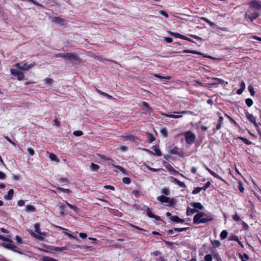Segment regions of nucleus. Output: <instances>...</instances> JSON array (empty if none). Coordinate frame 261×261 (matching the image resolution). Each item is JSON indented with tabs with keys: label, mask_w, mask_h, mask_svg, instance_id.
<instances>
[{
	"label": "nucleus",
	"mask_w": 261,
	"mask_h": 261,
	"mask_svg": "<svg viewBox=\"0 0 261 261\" xmlns=\"http://www.w3.org/2000/svg\"><path fill=\"white\" fill-rule=\"evenodd\" d=\"M34 63L28 64L25 62L23 61L20 63L15 64L14 68L10 70L12 75L17 76L18 80L21 81L24 79L23 72L28 71L34 66Z\"/></svg>",
	"instance_id": "f257e3e1"
},
{
	"label": "nucleus",
	"mask_w": 261,
	"mask_h": 261,
	"mask_svg": "<svg viewBox=\"0 0 261 261\" xmlns=\"http://www.w3.org/2000/svg\"><path fill=\"white\" fill-rule=\"evenodd\" d=\"M213 220V217L203 212H199L194 216L193 223L195 224L205 223Z\"/></svg>",
	"instance_id": "f03ea898"
},
{
	"label": "nucleus",
	"mask_w": 261,
	"mask_h": 261,
	"mask_svg": "<svg viewBox=\"0 0 261 261\" xmlns=\"http://www.w3.org/2000/svg\"><path fill=\"white\" fill-rule=\"evenodd\" d=\"M65 60L69 61L71 63L79 64L81 63V59L76 53H66Z\"/></svg>",
	"instance_id": "7ed1b4c3"
},
{
	"label": "nucleus",
	"mask_w": 261,
	"mask_h": 261,
	"mask_svg": "<svg viewBox=\"0 0 261 261\" xmlns=\"http://www.w3.org/2000/svg\"><path fill=\"white\" fill-rule=\"evenodd\" d=\"M34 229L37 233H35L32 231H30V234L31 235V236L40 240H43L45 237L46 234L44 232H41L40 231V224L38 223L35 224Z\"/></svg>",
	"instance_id": "20e7f679"
},
{
	"label": "nucleus",
	"mask_w": 261,
	"mask_h": 261,
	"mask_svg": "<svg viewBox=\"0 0 261 261\" xmlns=\"http://www.w3.org/2000/svg\"><path fill=\"white\" fill-rule=\"evenodd\" d=\"M0 240L4 241L3 246L5 247L18 252V251H17L15 250V249L17 248V246L14 244L12 240L8 238H6L5 237L2 236L1 235ZM19 253H21L20 252H19Z\"/></svg>",
	"instance_id": "39448f33"
},
{
	"label": "nucleus",
	"mask_w": 261,
	"mask_h": 261,
	"mask_svg": "<svg viewBox=\"0 0 261 261\" xmlns=\"http://www.w3.org/2000/svg\"><path fill=\"white\" fill-rule=\"evenodd\" d=\"M187 143L191 144L193 143L196 139L195 135L191 131H187L184 134Z\"/></svg>",
	"instance_id": "423d86ee"
},
{
	"label": "nucleus",
	"mask_w": 261,
	"mask_h": 261,
	"mask_svg": "<svg viewBox=\"0 0 261 261\" xmlns=\"http://www.w3.org/2000/svg\"><path fill=\"white\" fill-rule=\"evenodd\" d=\"M258 16V13L256 10L250 9L245 13V17L248 18L251 21L255 19Z\"/></svg>",
	"instance_id": "0eeeda50"
},
{
	"label": "nucleus",
	"mask_w": 261,
	"mask_h": 261,
	"mask_svg": "<svg viewBox=\"0 0 261 261\" xmlns=\"http://www.w3.org/2000/svg\"><path fill=\"white\" fill-rule=\"evenodd\" d=\"M168 152L170 154L177 155L179 156H182L183 155L182 151L177 146L174 145L169 147Z\"/></svg>",
	"instance_id": "6e6552de"
},
{
	"label": "nucleus",
	"mask_w": 261,
	"mask_h": 261,
	"mask_svg": "<svg viewBox=\"0 0 261 261\" xmlns=\"http://www.w3.org/2000/svg\"><path fill=\"white\" fill-rule=\"evenodd\" d=\"M174 114H177V115H175V116H176L177 118H180L182 117L183 114H192V112L191 111H179V112H176L174 111L173 112Z\"/></svg>",
	"instance_id": "1a4fd4ad"
},
{
	"label": "nucleus",
	"mask_w": 261,
	"mask_h": 261,
	"mask_svg": "<svg viewBox=\"0 0 261 261\" xmlns=\"http://www.w3.org/2000/svg\"><path fill=\"white\" fill-rule=\"evenodd\" d=\"M247 118L248 119V120L251 121L252 123H253L254 125L256 127L258 126V125L256 122L255 118L254 117V116L249 113L246 114Z\"/></svg>",
	"instance_id": "9d476101"
},
{
	"label": "nucleus",
	"mask_w": 261,
	"mask_h": 261,
	"mask_svg": "<svg viewBox=\"0 0 261 261\" xmlns=\"http://www.w3.org/2000/svg\"><path fill=\"white\" fill-rule=\"evenodd\" d=\"M152 149L154 150V152H152V151H150L148 150H147L149 152L152 153L154 155H156L159 156H160L162 155V152L161 151L160 149L156 146H153Z\"/></svg>",
	"instance_id": "9b49d317"
},
{
	"label": "nucleus",
	"mask_w": 261,
	"mask_h": 261,
	"mask_svg": "<svg viewBox=\"0 0 261 261\" xmlns=\"http://www.w3.org/2000/svg\"><path fill=\"white\" fill-rule=\"evenodd\" d=\"M250 5L256 11L261 9V5L257 2L253 1L250 3Z\"/></svg>",
	"instance_id": "f8f14e48"
},
{
	"label": "nucleus",
	"mask_w": 261,
	"mask_h": 261,
	"mask_svg": "<svg viewBox=\"0 0 261 261\" xmlns=\"http://www.w3.org/2000/svg\"><path fill=\"white\" fill-rule=\"evenodd\" d=\"M146 213H147V215L148 217H149L150 218H154L156 220H161V218L159 216H156V215H154L151 212V211L149 209V208H147V211H146Z\"/></svg>",
	"instance_id": "ddd939ff"
},
{
	"label": "nucleus",
	"mask_w": 261,
	"mask_h": 261,
	"mask_svg": "<svg viewBox=\"0 0 261 261\" xmlns=\"http://www.w3.org/2000/svg\"><path fill=\"white\" fill-rule=\"evenodd\" d=\"M170 219L174 222L177 223H184L185 222L184 219H182L176 216H173L170 217Z\"/></svg>",
	"instance_id": "4468645a"
},
{
	"label": "nucleus",
	"mask_w": 261,
	"mask_h": 261,
	"mask_svg": "<svg viewBox=\"0 0 261 261\" xmlns=\"http://www.w3.org/2000/svg\"><path fill=\"white\" fill-rule=\"evenodd\" d=\"M158 199L159 200H160L162 203L170 202L169 198H168L164 195H162L160 197H159L158 198Z\"/></svg>",
	"instance_id": "2eb2a0df"
},
{
	"label": "nucleus",
	"mask_w": 261,
	"mask_h": 261,
	"mask_svg": "<svg viewBox=\"0 0 261 261\" xmlns=\"http://www.w3.org/2000/svg\"><path fill=\"white\" fill-rule=\"evenodd\" d=\"M25 210L28 213L34 212L36 211V208L32 205L28 204L25 206Z\"/></svg>",
	"instance_id": "dca6fc26"
},
{
	"label": "nucleus",
	"mask_w": 261,
	"mask_h": 261,
	"mask_svg": "<svg viewBox=\"0 0 261 261\" xmlns=\"http://www.w3.org/2000/svg\"><path fill=\"white\" fill-rule=\"evenodd\" d=\"M172 179H173L172 182H173L175 184L178 185L179 187H186V185L184 182L180 181L179 180H178L177 179L175 178H172Z\"/></svg>",
	"instance_id": "f3484780"
},
{
	"label": "nucleus",
	"mask_w": 261,
	"mask_h": 261,
	"mask_svg": "<svg viewBox=\"0 0 261 261\" xmlns=\"http://www.w3.org/2000/svg\"><path fill=\"white\" fill-rule=\"evenodd\" d=\"M224 118L222 116H220L218 119V123L216 125V129L219 130L221 128V126L223 123Z\"/></svg>",
	"instance_id": "a211bd4d"
},
{
	"label": "nucleus",
	"mask_w": 261,
	"mask_h": 261,
	"mask_svg": "<svg viewBox=\"0 0 261 261\" xmlns=\"http://www.w3.org/2000/svg\"><path fill=\"white\" fill-rule=\"evenodd\" d=\"M59 207L61 211V212L60 213V216H61V217L65 216V213H64V211L65 210L66 206L64 204H60Z\"/></svg>",
	"instance_id": "6ab92c4d"
},
{
	"label": "nucleus",
	"mask_w": 261,
	"mask_h": 261,
	"mask_svg": "<svg viewBox=\"0 0 261 261\" xmlns=\"http://www.w3.org/2000/svg\"><path fill=\"white\" fill-rule=\"evenodd\" d=\"M52 21L57 24H62L63 23L64 20L60 17H54L53 18Z\"/></svg>",
	"instance_id": "aec40b11"
},
{
	"label": "nucleus",
	"mask_w": 261,
	"mask_h": 261,
	"mask_svg": "<svg viewBox=\"0 0 261 261\" xmlns=\"http://www.w3.org/2000/svg\"><path fill=\"white\" fill-rule=\"evenodd\" d=\"M14 194V191L13 189H10L7 195L5 196V198L8 200L12 199Z\"/></svg>",
	"instance_id": "412c9836"
},
{
	"label": "nucleus",
	"mask_w": 261,
	"mask_h": 261,
	"mask_svg": "<svg viewBox=\"0 0 261 261\" xmlns=\"http://www.w3.org/2000/svg\"><path fill=\"white\" fill-rule=\"evenodd\" d=\"M206 169L208 171V172L211 174L213 176H214L215 177L218 178V179H222V178L219 176L218 175L217 173H216L215 172H214V171H213L212 170H211L210 169H209L207 167H205Z\"/></svg>",
	"instance_id": "4be33fe9"
},
{
	"label": "nucleus",
	"mask_w": 261,
	"mask_h": 261,
	"mask_svg": "<svg viewBox=\"0 0 261 261\" xmlns=\"http://www.w3.org/2000/svg\"><path fill=\"white\" fill-rule=\"evenodd\" d=\"M191 205L195 210L196 208L198 210H202L203 208V206L199 202H194Z\"/></svg>",
	"instance_id": "5701e85b"
},
{
	"label": "nucleus",
	"mask_w": 261,
	"mask_h": 261,
	"mask_svg": "<svg viewBox=\"0 0 261 261\" xmlns=\"http://www.w3.org/2000/svg\"><path fill=\"white\" fill-rule=\"evenodd\" d=\"M49 158L52 161L59 162L57 156L53 153H49Z\"/></svg>",
	"instance_id": "b1692460"
},
{
	"label": "nucleus",
	"mask_w": 261,
	"mask_h": 261,
	"mask_svg": "<svg viewBox=\"0 0 261 261\" xmlns=\"http://www.w3.org/2000/svg\"><path fill=\"white\" fill-rule=\"evenodd\" d=\"M196 212V210H195L194 208H191L190 207H188L187 209V215L188 216H190L194 214Z\"/></svg>",
	"instance_id": "393cba45"
},
{
	"label": "nucleus",
	"mask_w": 261,
	"mask_h": 261,
	"mask_svg": "<svg viewBox=\"0 0 261 261\" xmlns=\"http://www.w3.org/2000/svg\"><path fill=\"white\" fill-rule=\"evenodd\" d=\"M90 168L92 171H96L99 169V166L97 164L92 163L90 165Z\"/></svg>",
	"instance_id": "a878e982"
},
{
	"label": "nucleus",
	"mask_w": 261,
	"mask_h": 261,
	"mask_svg": "<svg viewBox=\"0 0 261 261\" xmlns=\"http://www.w3.org/2000/svg\"><path fill=\"white\" fill-rule=\"evenodd\" d=\"M160 133L164 138H166L168 136V131L165 127L161 128L160 130Z\"/></svg>",
	"instance_id": "bb28decb"
},
{
	"label": "nucleus",
	"mask_w": 261,
	"mask_h": 261,
	"mask_svg": "<svg viewBox=\"0 0 261 261\" xmlns=\"http://www.w3.org/2000/svg\"><path fill=\"white\" fill-rule=\"evenodd\" d=\"M169 33L172 36L176 37V38H180V39H182V38L184 37V35H181L179 33H173V32H169Z\"/></svg>",
	"instance_id": "cd10ccee"
},
{
	"label": "nucleus",
	"mask_w": 261,
	"mask_h": 261,
	"mask_svg": "<svg viewBox=\"0 0 261 261\" xmlns=\"http://www.w3.org/2000/svg\"><path fill=\"white\" fill-rule=\"evenodd\" d=\"M154 140H155V138L154 137L153 135H152L151 134H149V133L147 134V141H148V142L151 143L153 141H154Z\"/></svg>",
	"instance_id": "c85d7f7f"
},
{
	"label": "nucleus",
	"mask_w": 261,
	"mask_h": 261,
	"mask_svg": "<svg viewBox=\"0 0 261 261\" xmlns=\"http://www.w3.org/2000/svg\"><path fill=\"white\" fill-rule=\"evenodd\" d=\"M201 19L203 20L205 22H207L211 27H213V26L216 25V24L215 23H214L213 22L210 21L209 19H208L206 18L201 17Z\"/></svg>",
	"instance_id": "c756f323"
},
{
	"label": "nucleus",
	"mask_w": 261,
	"mask_h": 261,
	"mask_svg": "<svg viewBox=\"0 0 261 261\" xmlns=\"http://www.w3.org/2000/svg\"><path fill=\"white\" fill-rule=\"evenodd\" d=\"M44 82L46 85L51 86L54 82V80L50 78H46L44 80Z\"/></svg>",
	"instance_id": "7c9ffc66"
},
{
	"label": "nucleus",
	"mask_w": 261,
	"mask_h": 261,
	"mask_svg": "<svg viewBox=\"0 0 261 261\" xmlns=\"http://www.w3.org/2000/svg\"><path fill=\"white\" fill-rule=\"evenodd\" d=\"M227 235H228V233H227V231L225 230H224L220 233V238L222 240H223V239L226 238Z\"/></svg>",
	"instance_id": "2f4dec72"
},
{
	"label": "nucleus",
	"mask_w": 261,
	"mask_h": 261,
	"mask_svg": "<svg viewBox=\"0 0 261 261\" xmlns=\"http://www.w3.org/2000/svg\"><path fill=\"white\" fill-rule=\"evenodd\" d=\"M183 53H192V54H197V55H202V54L200 52H198L197 51H195V50H184L183 51Z\"/></svg>",
	"instance_id": "473e14b6"
},
{
	"label": "nucleus",
	"mask_w": 261,
	"mask_h": 261,
	"mask_svg": "<svg viewBox=\"0 0 261 261\" xmlns=\"http://www.w3.org/2000/svg\"><path fill=\"white\" fill-rule=\"evenodd\" d=\"M248 91H249L251 96H254L255 94V91L254 90V88L252 85H249L248 86Z\"/></svg>",
	"instance_id": "72a5a7b5"
},
{
	"label": "nucleus",
	"mask_w": 261,
	"mask_h": 261,
	"mask_svg": "<svg viewBox=\"0 0 261 261\" xmlns=\"http://www.w3.org/2000/svg\"><path fill=\"white\" fill-rule=\"evenodd\" d=\"M240 257L242 261H247L249 259V256L247 254H240Z\"/></svg>",
	"instance_id": "f704fd0d"
},
{
	"label": "nucleus",
	"mask_w": 261,
	"mask_h": 261,
	"mask_svg": "<svg viewBox=\"0 0 261 261\" xmlns=\"http://www.w3.org/2000/svg\"><path fill=\"white\" fill-rule=\"evenodd\" d=\"M67 205L71 209H72L75 212H77V210H78V208L75 205H72L70 203H69L68 202H66Z\"/></svg>",
	"instance_id": "c9c22d12"
},
{
	"label": "nucleus",
	"mask_w": 261,
	"mask_h": 261,
	"mask_svg": "<svg viewBox=\"0 0 261 261\" xmlns=\"http://www.w3.org/2000/svg\"><path fill=\"white\" fill-rule=\"evenodd\" d=\"M66 249H67L66 247H55L54 250L55 251H63L64 250H66Z\"/></svg>",
	"instance_id": "e433bc0d"
},
{
	"label": "nucleus",
	"mask_w": 261,
	"mask_h": 261,
	"mask_svg": "<svg viewBox=\"0 0 261 261\" xmlns=\"http://www.w3.org/2000/svg\"><path fill=\"white\" fill-rule=\"evenodd\" d=\"M15 240H16L17 244L19 245H20V244H21L22 243V239L18 236H15Z\"/></svg>",
	"instance_id": "4c0bfd02"
},
{
	"label": "nucleus",
	"mask_w": 261,
	"mask_h": 261,
	"mask_svg": "<svg viewBox=\"0 0 261 261\" xmlns=\"http://www.w3.org/2000/svg\"><path fill=\"white\" fill-rule=\"evenodd\" d=\"M245 102L248 107H251L253 105V100L251 98H247Z\"/></svg>",
	"instance_id": "58836bf2"
},
{
	"label": "nucleus",
	"mask_w": 261,
	"mask_h": 261,
	"mask_svg": "<svg viewBox=\"0 0 261 261\" xmlns=\"http://www.w3.org/2000/svg\"><path fill=\"white\" fill-rule=\"evenodd\" d=\"M162 115L166 117H168V118H173L176 119V117H177L176 116H175V115H173V114H168L162 113Z\"/></svg>",
	"instance_id": "ea45409f"
},
{
	"label": "nucleus",
	"mask_w": 261,
	"mask_h": 261,
	"mask_svg": "<svg viewBox=\"0 0 261 261\" xmlns=\"http://www.w3.org/2000/svg\"><path fill=\"white\" fill-rule=\"evenodd\" d=\"M202 190V188L201 187H197L194 189V190L193 191L192 193L193 194H196L199 193L201 190Z\"/></svg>",
	"instance_id": "a19ab883"
},
{
	"label": "nucleus",
	"mask_w": 261,
	"mask_h": 261,
	"mask_svg": "<svg viewBox=\"0 0 261 261\" xmlns=\"http://www.w3.org/2000/svg\"><path fill=\"white\" fill-rule=\"evenodd\" d=\"M154 76L156 77H158V78H160L161 79H166V80H170L171 79V77L170 76H161L158 74H155L154 75Z\"/></svg>",
	"instance_id": "79ce46f5"
},
{
	"label": "nucleus",
	"mask_w": 261,
	"mask_h": 261,
	"mask_svg": "<svg viewBox=\"0 0 261 261\" xmlns=\"http://www.w3.org/2000/svg\"><path fill=\"white\" fill-rule=\"evenodd\" d=\"M142 106L144 107V110L147 111L150 109L149 106V105L145 101H143L142 102Z\"/></svg>",
	"instance_id": "37998d69"
},
{
	"label": "nucleus",
	"mask_w": 261,
	"mask_h": 261,
	"mask_svg": "<svg viewBox=\"0 0 261 261\" xmlns=\"http://www.w3.org/2000/svg\"><path fill=\"white\" fill-rule=\"evenodd\" d=\"M239 138L242 140L245 144L247 145H250L251 144V142L246 138H244L243 137H239Z\"/></svg>",
	"instance_id": "c03bdc74"
},
{
	"label": "nucleus",
	"mask_w": 261,
	"mask_h": 261,
	"mask_svg": "<svg viewBox=\"0 0 261 261\" xmlns=\"http://www.w3.org/2000/svg\"><path fill=\"white\" fill-rule=\"evenodd\" d=\"M114 167L117 169L119 170L121 172H123V173H125V170L121 166L119 165H114Z\"/></svg>",
	"instance_id": "a18cd8bd"
},
{
	"label": "nucleus",
	"mask_w": 261,
	"mask_h": 261,
	"mask_svg": "<svg viewBox=\"0 0 261 261\" xmlns=\"http://www.w3.org/2000/svg\"><path fill=\"white\" fill-rule=\"evenodd\" d=\"M212 244L215 247H219L220 245V242L218 240H214L212 241Z\"/></svg>",
	"instance_id": "49530a36"
},
{
	"label": "nucleus",
	"mask_w": 261,
	"mask_h": 261,
	"mask_svg": "<svg viewBox=\"0 0 261 261\" xmlns=\"http://www.w3.org/2000/svg\"><path fill=\"white\" fill-rule=\"evenodd\" d=\"M73 134L75 136L79 137L83 135V133L81 130H75L73 132Z\"/></svg>",
	"instance_id": "de8ad7c7"
},
{
	"label": "nucleus",
	"mask_w": 261,
	"mask_h": 261,
	"mask_svg": "<svg viewBox=\"0 0 261 261\" xmlns=\"http://www.w3.org/2000/svg\"><path fill=\"white\" fill-rule=\"evenodd\" d=\"M56 58H62L65 60V53H59L55 55Z\"/></svg>",
	"instance_id": "09e8293b"
},
{
	"label": "nucleus",
	"mask_w": 261,
	"mask_h": 261,
	"mask_svg": "<svg viewBox=\"0 0 261 261\" xmlns=\"http://www.w3.org/2000/svg\"><path fill=\"white\" fill-rule=\"evenodd\" d=\"M122 181L125 184H129L131 181L129 177H123L122 178Z\"/></svg>",
	"instance_id": "8fccbe9b"
},
{
	"label": "nucleus",
	"mask_w": 261,
	"mask_h": 261,
	"mask_svg": "<svg viewBox=\"0 0 261 261\" xmlns=\"http://www.w3.org/2000/svg\"><path fill=\"white\" fill-rule=\"evenodd\" d=\"M212 256L210 254H207L204 256V260L205 261H212Z\"/></svg>",
	"instance_id": "3c124183"
},
{
	"label": "nucleus",
	"mask_w": 261,
	"mask_h": 261,
	"mask_svg": "<svg viewBox=\"0 0 261 261\" xmlns=\"http://www.w3.org/2000/svg\"><path fill=\"white\" fill-rule=\"evenodd\" d=\"M166 168L171 173L174 169L173 167L170 164H167L165 166Z\"/></svg>",
	"instance_id": "603ef678"
},
{
	"label": "nucleus",
	"mask_w": 261,
	"mask_h": 261,
	"mask_svg": "<svg viewBox=\"0 0 261 261\" xmlns=\"http://www.w3.org/2000/svg\"><path fill=\"white\" fill-rule=\"evenodd\" d=\"M161 192L163 194H165L166 195H168L169 194V191L168 189H167V188H164V189H162Z\"/></svg>",
	"instance_id": "864d4df0"
},
{
	"label": "nucleus",
	"mask_w": 261,
	"mask_h": 261,
	"mask_svg": "<svg viewBox=\"0 0 261 261\" xmlns=\"http://www.w3.org/2000/svg\"><path fill=\"white\" fill-rule=\"evenodd\" d=\"M65 234L67 235L68 237H69L70 238H73L76 240H78V238L76 237H74V236H73L72 234H70V233H69L67 232H64Z\"/></svg>",
	"instance_id": "5fc2aeb1"
},
{
	"label": "nucleus",
	"mask_w": 261,
	"mask_h": 261,
	"mask_svg": "<svg viewBox=\"0 0 261 261\" xmlns=\"http://www.w3.org/2000/svg\"><path fill=\"white\" fill-rule=\"evenodd\" d=\"M57 190L63 192H70V190L69 189H64V188H60V187L57 188Z\"/></svg>",
	"instance_id": "6e6d98bb"
},
{
	"label": "nucleus",
	"mask_w": 261,
	"mask_h": 261,
	"mask_svg": "<svg viewBox=\"0 0 261 261\" xmlns=\"http://www.w3.org/2000/svg\"><path fill=\"white\" fill-rule=\"evenodd\" d=\"M232 218L235 221H241V218L237 214L232 216Z\"/></svg>",
	"instance_id": "4d7b16f0"
},
{
	"label": "nucleus",
	"mask_w": 261,
	"mask_h": 261,
	"mask_svg": "<svg viewBox=\"0 0 261 261\" xmlns=\"http://www.w3.org/2000/svg\"><path fill=\"white\" fill-rule=\"evenodd\" d=\"M238 188H239V190H240V191L242 193H243L244 191V188L243 186V185L242 184V182H239V186H238Z\"/></svg>",
	"instance_id": "13d9d810"
},
{
	"label": "nucleus",
	"mask_w": 261,
	"mask_h": 261,
	"mask_svg": "<svg viewBox=\"0 0 261 261\" xmlns=\"http://www.w3.org/2000/svg\"><path fill=\"white\" fill-rule=\"evenodd\" d=\"M27 150H28V152H29V153L31 156H33L35 153V151H34V149L32 148H29Z\"/></svg>",
	"instance_id": "bf43d9fd"
},
{
	"label": "nucleus",
	"mask_w": 261,
	"mask_h": 261,
	"mask_svg": "<svg viewBox=\"0 0 261 261\" xmlns=\"http://www.w3.org/2000/svg\"><path fill=\"white\" fill-rule=\"evenodd\" d=\"M210 185L211 182L210 181H207L203 187H201V188H202V190H205L210 187Z\"/></svg>",
	"instance_id": "052dcab7"
},
{
	"label": "nucleus",
	"mask_w": 261,
	"mask_h": 261,
	"mask_svg": "<svg viewBox=\"0 0 261 261\" xmlns=\"http://www.w3.org/2000/svg\"><path fill=\"white\" fill-rule=\"evenodd\" d=\"M239 239L238 237L235 235H233V236H231L230 238V240H233L236 242H239Z\"/></svg>",
	"instance_id": "680f3d73"
},
{
	"label": "nucleus",
	"mask_w": 261,
	"mask_h": 261,
	"mask_svg": "<svg viewBox=\"0 0 261 261\" xmlns=\"http://www.w3.org/2000/svg\"><path fill=\"white\" fill-rule=\"evenodd\" d=\"M25 204L24 201L23 200H19L17 202V204L19 206H23Z\"/></svg>",
	"instance_id": "e2e57ef3"
},
{
	"label": "nucleus",
	"mask_w": 261,
	"mask_h": 261,
	"mask_svg": "<svg viewBox=\"0 0 261 261\" xmlns=\"http://www.w3.org/2000/svg\"><path fill=\"white\" fill-rule=\"evenodd\" d=\"M104 188L106 189H109L114 191L115 190L114 187L111 185H106Z\"/></svg>",
	"instance_id": "0e129e2a"
},
{
	"label": "nucleus",
	"mask_w": 261,
	"mask_h": 261,
	"mask_svg": "<svg viewBox=\"0 0 261 261\" xmlns=\"http://www.w3.org/2000/svg\"><path fill=\"white\" fill-rule=\"evenodd\" d=\"M160 13L161 15H163L164 16H165L166 18H168V17H169L168 14H167L165 11H163V10H161V11H160Z\"/></svg>",
	"instance_id": "69168bd1"
},
{
	"label": "nucleus",
	"mask_w": 261,
	"mask_h": 261,
	"mask_svg": "<svg viewBox=\"0 0 261 261\" xmlns=\"http://www.w3.org/2000/svg\"><path fill=\"white\" fill-rule=\"evenodd\" d=\"M246 88L245 84L244 82L242 81L240 84V89H242L243 90H244Z\"/></svg>",
	"instance_id": "338daca9"
},
{
	"label": "nucleus",
	"mask_w": 261,
	"mask_h": 261,
	"mask_svg": "<svg viewBox=\"0 0 261 261\" xmlns=\"http://www.w3.org/2000/svg\"><path fill=\"white\" fill-rule=\"evenodd\" d=\"M43 261H51L52 260V258L47 257V256H44L43 258Z\"/></svg>",
	"instance_id": "774afa93"
}]
</instances>
